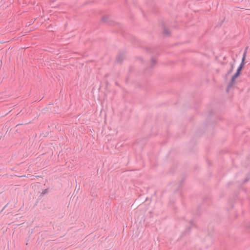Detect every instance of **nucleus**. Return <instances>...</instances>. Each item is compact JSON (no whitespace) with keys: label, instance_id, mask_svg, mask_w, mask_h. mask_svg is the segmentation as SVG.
I'll use <instances>...</instances> for the list:
<instances>
[{"label":"nucleus","instance_id":"423d86ee","mask_svg":"<svg viewBox=\"0 0 250 250\" xmlns=\"http://www.w3.org/2000/svg\"><path fill=\"white\" fill-rule=\"evenodd\" d=\"M102 21H106V19L105 17L103 18Z\"/></svg>","mask_w":250,"mask_h":250},{"label":"nucleus","instance_id":"f257e3e1","mask_svg":"<svg viewBox=\"0 0 250 250\" xmlns=\"http://www.w3.org/2000/svg\"><path fill=\"white\" fill-rule=\"evenodd\" d=\"M240 73L236 71L235 74L232 77L231 81L229 84V86H231L234 83L236 79L239 75Z\"/></svg>","mask_w":250,"mask_h":250},{"label":"nucleus","instance_id":"f03ea898","mask_svg":"<svg viewBox=\"0 0 250 250\" xmlns=\"http://www.w3.org/2000/svg\"><path fill=\"white\" fill-rule=\"evenodd\" d=\"M247 48H246V50L245 51L244 54H243V58H242V62L241 63V64H240L239 65V67H241L242 68H243L244 65V62L245 60V58H246V53H247Z\"/></svg>","mask_w":250,"mask_h":250},{"label":"nucleus","instance_id":"39448f33","mask_svg":"<svg viewBox=\"0 0 250 250\" xmlns=\"http://www.w3.org/2000/svg\"><path fill=\"white\" fill-rule=\"evenodd\" d=\"M242 68L241 67H238L237 70V72L240 73L241 71L242 70Z\"/></svg>","mask_w":250,"mask_h":250},{"label":"nucleus","instance_id":"20e7f679","mask_svg":"<svg viewBox=\"0 0 250 250\" xmlns=\"http://www.w3.org/2000/svg\"><path fill=\"white\" fill-rule=\"evenodd\" d=\"M151 63H152V67L156 63V61L154 58H152L151 59Z\"/></svg>","mask_w":250,"mask_h":250},{"label":"nucleus","instance_id":"7ed1b4c3","mask_svg":"<svg viewBox=\"0 0 250 250\" xmlns=\"http://www.w3.org/2000/svg\"><path fill=\"white\" fill-rule=\"evenodd\" d=\"M164 34H165V35H168L169 32V31L168 29H165L164 30Z\"/></svg>","mask_w":250,"mask_h":250}]
</instances>
